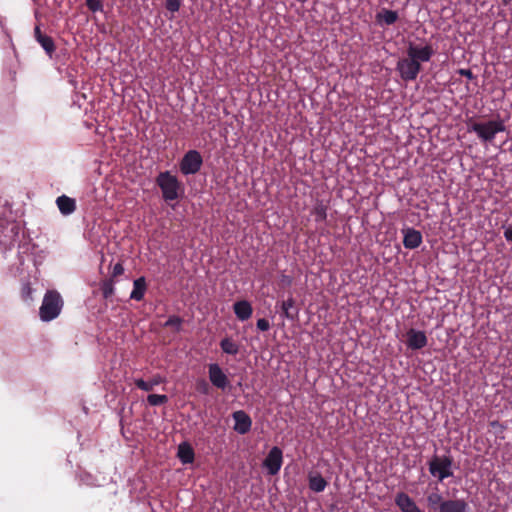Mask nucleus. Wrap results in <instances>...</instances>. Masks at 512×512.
Segmentation results:
<instances>
[{"label":"nucleus","instance_id":"obj_19","mask_svg":"<svg viewBox=\"0 0 512 512\" xmlns=\"http://www.w3.org/2000/svg\"><path fill=\"white\" fill-rule=\"evenodd\" d=\"M165 382V379L160 375H155L151 380L144 381L143 379H136L135 385L143 391H152L153 388Z\"/></svg>","mask_w":512,"mask_h":512},{"label":"nucleus","instance_id":"obj_28","mask_svg":"<svg viewBox=\"0 0 512 512\" xmlns=\"http://www.w3.org/2000/svg\"><path fill=\"white\" fill-rule=\"evenodd\" d=\"M313 214L316 216L317 221H323L326 219V208L322 204H318L313 209Z\"/></svg>","mask_w":512,"mask_h":512},{"label":"nucleus","instance_id":"obj_11","mask_svg":"<svg viewBox=\"0 0 512 512\" xmlns=\"http://www.w3.org/2000/svg\"><path fill=\"white\" fill-rule=\"evenodd\" d=\"M235 421L234 430L239 434H245L251 429L252 421L246 412L239 410L233 413Z\"/></svg>","mask_w":512,"mask_h":512},{"label":"nucleus","instance_id":"obj_36","mask_svg":"<svg viewBox=\"0 0 512 512\" xmlns=\"http://www.w3.org/2000/svg\"><path fill=\"white\" fill-rule=\"evenodd\" d=\"M34 34H35V38L36 40L38 41L39 39H41V37H44L45 35L42 34L39 26H36L35 29H34Z\"/></svg>","mask_w":512,"mask_h":512},{"label":"nucleus","instance_id":"obj_4","mask_svg":"<svg viewBox=\"0 0 512 512\" xmlns=\"http://www.w3.org/2000/svg\"><path fill=\"white\" fill-rule=\"evenodd\" d=\"M429 472L432 476L438 478L440 482L451 477L453 475L452 459L448 456L433 457L429 462Z\"/></svg>","mask_w":512,"mask_h":512},{"label":"nucleus","instance_id":"obj_15","mask_svg":"<svg viewBox=\"0 0 512 512\" xmlns=\"http://www.w3.org/2000/svg\"><path fill=\"white\" fill-rule=\"evenodd\" d=\"M309 488L314 492H322L327 486V481L318 472L308 474Z\"/></svg>","mask_w":512,"mask_h":512},{"label":"nucleus","instance_id":"obj_38","mask_svg":"<svg viewBox=\"0 0 512 512\" xmlns=\"http://www.w3.org/2000/svg\"><path fill=\"white\" fill-rule=\"evenodd\" d=\"M510 2H511V0H502V3H503L504 5H508Z\"/></svg>","mask_w":512,"mask_h":512},{"label":"nucleus","instance_id":"obj_17","mask_svg":"<svg viewBox=\"0 0 512 512\" xmlns=\"http://www.w3.org/2000/svg\"><path fill=\"white\" fill-rule=\"evenodd\" d=\"M467 503L462 499L446 500L440 507V512H466Z\"/></svg>","mask_w":512,"mask_h":512},{"label":"nucleus","instance_id":"obj_9","mask_svg":"<svg viewBox=\"0 0 512 512\" xmlns=\"http://www.w3.org/2000/svg\"><path fill=\"white\" fill-rule=\"evenodd\" d=\"M208 373H209V379L215 387H217L219 389H225L228 386V384H229L228 377L226 376V374L223 372V370L221 369V367L218 364H216V363L210 364Z\"/></svg>","mask_w":512,"mask_h":512},{"label":"nucleus","instance_id":"obj_22","mask_svg":"<svg viewBox=\"0 0 512 512\" xmlns=\"http://www.w3.org/2000/svg\"><path fill=\"white\" fill-rule=\"evenodd\" d=\"M427 502H428V506L433 509V510H436L438 509V511L440 512V507L441 505L445 502L443 500V497L442 495L436 491V492H432L430 493L428 496H427Z\"/></svg>","mask_w":512,"mask_h":512},{"label":"nucleus","instance_id":"obj_24","mask_svg":"<svg viewBox=\"0 0 512 512\" xmlns=\"http://www.w3.org/2000/svg\"><path fill=\"white\" fill-rule=\"evenodd\" d=\"M38 43L49 55H52V53L55 51V45L53 39L50 36L45 35L44 37H41V39L38 40Z\"/></svg>","mask_w":512,"mask_h":512},{"label":"nucleus","instance_id":"obj_12","mask_svg":"<svg viewBox=\"0 0 512 512\" xmlns=\"http://www.w3.org/2000/svg\"><path fill=\"white\" fill-rule=\"evenodd\" d=\"M395 503L402 512H421L414 500L404 492L396 495Z\"/></svg>","mask_w":512,"mask_h":512},{"label":"nucleus","instance_id":"obj_27","mask_svg":"<svg viewBox=\"0 0 512 512\" xmlns=\"http://www.w3.org/2000/svg\"><path fill=\"white\" fill-rule=\"evenodd\" d=\"M104 298H109L114 293V284L112 280H106L101 285Z\"/></svg>","mask_w":512,"mask_h":512},{"label":"nucleus","instance_id":"obj_34","mask_svg":"<svg viewBox=\"0 0 512 512\" xmlns=\"http://www.w3.org/2000/svg\"><path fill=\"white\" fill-rule=\"evenodd\" d=\"M123 272H124V268H123L122 264L117 263L113 267L112 276L116 277V276L122 275Z\"/></svg>","mask_w":512,"mask_h":512},{"label":"nucleus","instance_id":"obj_35","mask_svg":"<svg viewBox=\"0 0 512 512\" xmlns=\"http://www.w3.org/2000/svg\"><path fill=\"white\" fill-rule=\"evenodd\" d=\"M32 294V288L26 284L22 289V296L24 299H30Z\"/></svg>","mask_w":512,"mask_h":512},{"label":"nucleus","instance_id":"obj_3","mask_svg":"<svg viewBox=\"0 0 512 512\" xmlns=\"http://www.w3.org/2000/svg\"><path fill=\"white\" fill-rule=\"evenodd\" d=\"M156 183L160 187L165 201H173L179 197L181 184L170 172H161L156 179Z\"/></svg>","mask_w":512,"mask_h":512},{"label":"nucleus","instance_id":"obj_23","mask_svg":"<svg viewBox=\"0 0 512 512\" xmlns=\"http://www.w3.org/2000/svg\"><path fill=\"white\" fill-rule=\"evenodd\" d=\"M379 21L384 22L387 25L394 24L398 19V14L393 10H383L377 15Z\"/></svg>","mask_w":512,"mask_h":512},{"label":"nucleus","instance_id":"obj_1","mask_svg":"<svg viewBox=\"0 0 512 512\" xmlns=\"http://www.w3.org/2000/svg\"><path fill=\"white\" fill-rule=\"evenodd\" d=\"M505 129L504 121L501 119L473 122L468 128L469 131L475 132L478 138L483 142H492L496 134L504 132Z\"/></svg>","mask_w":512,"mask_h":512},{"label":"nucleus","instance_id":"obj_30","mask_svg":"<svg viewBox=\"0 0 512 512\" xmlns=\"http://www.w3.org/2000/svg\"><path fill=\"white\" fill-rule=\"evenodd\" d=\"M85 1H86L87 7L93 12L101 11L103 8L101 0H85Z\"/></svg>","mask_w":512,"mask_h":512},{"label":"nucleus","instance_id":"obj_31","mask_svg":"<svg viewBox=\"0 0 512 512\" xmlns=\"http://www.w3.org/2000/svg\"><path fill=\"white\" fill-rule=\"evenodd\" d=\"M166 8L171 12H177L180 8V0H166Z\"/></svg>","mask_w":512,"mask_h":512},{"label":"nucleus","instance_id":"obj_37","mask_svg":"<svg viewBox=\"0 0 512 512\" xmlns=\"http://www.w3.org/2000/svg\"><path fill=\"white\" fill-rule=\"evenodd\" d=\"M460 74L463 75V76H466L469 79H471L473 77L472 76V72L470 70H467V69L461 70Z\"/></svg>","mask_w":512,"mask_h":512},{"label":"nucleus","instance_id":"obj_10","mask_svg":"<svg viewBox=\"0 0 512 512\" xmlns=\"http://www.w3.org/2000/svg\"><path fill=\"white\" fill-rule=\"evenodd\" d=\"M406 336V345L410 349L418 350L427 345V336L423 331H419L412 328L407 331Z\"/></svg>","mask_w":512,"mask_h":512},{"label":"nucleus","instance_id":"obj_7","mask_svg":"<svg viewBox=\"0 0 512 512\" xmlns=\"http://www.w3.org/2000/svg\"><path fill=\"white\" fill-rule=\"evenodd\" d=\"M434 55V50L430 44L417 45L409 43L407 47V56L421 65V62H428Z\"/></svg>","mask_w":512,"mask_h":512},{"label":"nucleus","instance_id":"obj_32","mask_svg":"<svg viewBox=\"0 0 512 512\" xmlns=\"http://www.w3.org/2000/svg\"><path fill=\"white\" fill-rule=\"evenodd\" d=\"M257 328L261 331H267L270 328V323L265 318H261L257 320Z\"/></svg>","mask_w":512,"mask_h":512},{"label":"nucleus","instance_id":"obj_26","mask_svg":"<svg viewBox=\"0 0 512 512\" xmlns=\"http://www.w3.org/2000/svg\"><path fill=\"white\" fill-rule=\"evenodd\" d=\"M295 305V301L292 297H289L287 300L283 301L281 304L282 312L284 316L288 319H293V315L290 314V309H292Z\"/></svg>","mask_w":512,"mask_h":512},{"label":"nucleus","instance_id":"obj_29","mask_svg":"<svg viewBox=\"0 0 512 512\" xmlns=\"http://www.w3.org/2000/svg\"><path fill=\"white\" fill-rule=\"evenodd\" d=\"M182 320L178 316H171L168 318V320L165 322V327H173L176 331H179L181 328Z\"/></svg>","mask_w":512,"mask_h":512},{"label":"nucleus","instance_id":"obj_18","mask_svg":"<svg viewBox=\"0 0 512 512\" xmlns=\"http://www.w3.org/2000/svg\"><path fill=\"white\" fill-rule=\"evenodd\" d=\"M177 456L183 464H190L194 461V450L190 444L183 442L178 446Z\"/></svg>","mask_w":512,"mask_h":512},{"label":"nucleus","instance_id":"obj_13","mask_svg":"<svg viewBox=\"0 0 512 512\" xmlns=\"http://www.w3.org/2000/svg\"><path fill=\"white\" fill-rule=\"evenodd\" d=\"M403 245L407 249H415L422 243V235L418 230L407 228L404 231Z\"/></svg>","mask_w":512,"mask_h":512},{"label":"nucleus","instance_id":"obj_14","mask_svg":"<svg viewBox=\"0 0 512 512\" xmlns=\"http://www.w3.org/2000/svg\"><path fill=\"white\" fill-rule=\"evenodd\" d=\"M233 309L236 317L241 321L248 320L253 312L251 304L246 300L235 302Z\"/></svg>","mask_w":512,"mask_h":512},{"label":"nucleus","instance_id":"obj_5","mask_svg":"<svg viewBox=\"0 0 512 512\" xmlns=\"http://www.w3.org/2000/svg\"><path fill=\"white\" fill-rule=\"evenodd\" d=\"M396 69L404 81H413L420 73L421 65L407 56L398 61Z\"/></svg>","mask_w":512,"mask_h":512},{"label":"nucleus","instance_id":"obj_21","mask_svg":"<svg viewBox=\"0 0 512 512\" xmlns=\"http://www.w3.org/2000/svg\"><path fill=\"white\" fill-rule=\"evenodd\" d=\"M220 347L224 353L236 355L239 352V345L230 338H224L220 342Z\"/></svg>","mask_w":512,"mask_h":512},{"label":"nucleus","instance_id":"obj_20","mask_svg":"<svg viewBox=\"0 0 512 512\" xmlns=\"http://www.w3.org/2000/svg\"><path fill=\"white\" fill-rule=\"evenodd\" d=\"M146 291V282L144 277L136 279L133 283V290L130 294V298L136 301L143 299Z\"/></svg>","mask_w":512,"mask_h":512},{"label":"nucleus","instance_id":"obj_16","mask_svg":"<svg viewBox=\"0 0 512 512\" xmlns=\"http://www.w3.org/2000/svg\"><path fill=\"white\" fill-rule=\"evenodd\" d=\"M56 204L63 215L72 214L76 209V202L73 198L62 195L57 198Z\"/></svg>","mask_w":512,"mask_h":512},{"label":"nucleus","instance_id":"obj_25","mask_svg":"<svg viewBox=\"0 0 512 512\" xmlns=\"http://www.w3.org/2000/svg\"><path fill=\"white\" fill-rule=\"evenodd\" d=\"M147 401L151 406H159L168 402L166 395L150 394L147 397Z\"/></svg>","mask_w":512,"mask_h":512},{"label":"nucleus","instance_id":"obj_33","mask_svg":"<svg viewBox=\"0 0 512 512\" xmlns=\"http://www.w3.org/2000/svg\"><path fill=\"white\" fill-rule=\"evenodd\" d=\"M503 229L504 238L506 239L507 242L512 244V222L509 225L504 226Z\"/></svg>","mask_w":512,"mask_h":512},{"label":"nucleus","instance_id":"obj_8","mask_svg":"<svg viewBox=\"0 0 512 512\" xmlns=\"http://www.w3.org/2000/svg\"><path fill=\"white\" fill-rule=\"evenodd\" d=\"M283 463V453L279 447H273L263 461V467L267 469L269 475H276Z\"/></svg>","mask_w":512,"mask_h":512},{"label":"nucleus","instance_id":"obj_6","mask_svg":"<svg viewBox=\"0 0 512 512\" xmlns=\"http://www.w3.org/2000/svg\"><path fill=\"white\" fill-rule=\"evenodd\" d=\"M202 157L196 150L188 151L181 160L180 170L184 175L197 173L202 166Z\"/></svg>","mask_w":512,"mask_h":512},{"label":"nucleus","instance_id":"obj_2","mask_svg":"<svg viewBox=\"0 0 512 512\" xmlns=\"http://www.w3.org/2000/svg\"><path fill=\"white\" fill-rule=\"evenodd\" d=\"M63 307V300L57 291H48L43 298L39 309L40 319L44 322L58 317Z\"/></svg>","mask_w":512,"mask_h":512}]
</instances>
